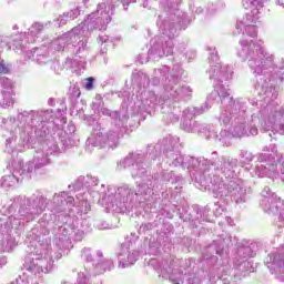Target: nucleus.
Listing matches in <instances>:
<instances>
[{
    "label": "nucleus",
    "mask_w": 284,
    "mask_h": 284,
    "mask_svg": "<svg viewBox=\"0 0 284 284\" xmlns=\"http://www.w3.org/2000/svg\"><path fill=\"white\" fill-rule=\"evenodd\" d=\"M0 44H2V48L6 47L7 50H13L14 52H23L24 50L23 42L14 41L13 44H10V42H6V38L1 36H0Z\"/></svg>",
    "instance_id": "29"
},
{
    "label": "nucleus",
    "mask_w": 284,
    "mask_h": 284,
    "mask_svg": "<svg viewBox=\"0 0 284 284\" xmlns=\"http://www.w3.org/2000/svg\"><path fill=\"white\" fill-rule=\"evenodd\" d=\"M242 6L246 12L245 18L237 21L236 32L234 34H241L245 26H251V23H256L258 21V12L263 8L261 0H242Z\"/></svg>",
    "instance_id": "16"
},
{
    "label": "nucleus",
    "mask_w": 284,
    "mask_h": 284,
    "mask_svg": "<svg viewBox=\"0 0 284 284\" xmlns=\"http://www.w3.org/2000/svg\"><path fill=\"white\" fill-rule=\"evenodd\" d=\"M161 152L170 168H183L196 172L195 187L213 193L215 199L235 203H245L252 189L245 181L236 179L239 159L230 155H219L213 151L209 158L183 155L179 145V138L168 135L156 144H149L145 153L136 151L120 161L121 170H130L132 179H141L136 189L124 184L122 186H108L102 200L108 212L125 214L134 207H156V196L165 183L172 181L174 173L162 171L154 175L148 174L149 165H161Z\"/></svg>",
    "instance_id": "1"
},
{
    "label": "nucleus",
    "mask_w": 284,
    "mask_h": 284,
    "mask_svg": "<svg viewBox=\"0 0 284 284\" xmlns=\"http://www.w3.org/2000/svg\"><path fill=\"white\" fill-rule=\"evenodd\" d=\"M45 28H48V23L36 22L29 28L28 34H30V37H37V34H41Z\"/></svg>",
    "instance_id": "30"
},
{
    "label": "nucleus",
    "mask_w": 284,
    "mask_h": 284,
    "mask_svg": "<svg viewBox=\"0 0 284 284\" xmlns=\"http://www.w3.org/2000/svg\"><path fill=\"white\" fill-rule=\"evenodd\" d=\"M195 12H196L197 14H201V12H203V9H202V8H197Z\"/></svg>",
    "instance_id": "48"
},
{
    "label": "nucleus",
    "mask_w": 284,
    "mask_h": 284,
    "mask_svg": "<svg viewBox=\"0 0 284 284\" xmlns=\"http://www.w3.org/2000/svg\"><path fill=\"white\" fill-rule=\"evenodd\" d=\"M210 209L204 207L201 209L199 205L192 206L190 211H184V213H180V219H183L184 221H192L194 225L196 223H202L203 221H210Z\"/></svg>",
    "instance_id": "23"
},
{
    "label": "nucleus",
    "mask_w": 284,
    "mask_h": 284,
    "mask_svg": "<svg viewBox=\"0 0 284 284\" xmlns=\"http://www.w3.org/2000/svg\"><path fill=\"white\" fill-rule=\"evenodd\" d=\"M260 205L262 210L266 214H271L272 216H276L280 214L276 222V227L281 233L284 227V202L276 195V193L272 192L270 186H264L261 192Z\"/></svg>",
    "instance_id": "13"
},
{
    "label": "nucleus",
    "mask_w": 284,
    "mask_h": 284,
    "mask_svg": "<svg viewBox=\"0 0 284 284\" xmlns=\"http://www.w3.org/2000/svg\"><path fill=\"white\" fill-rule=\"evenodd\" d=\"M114 267L112 260L102 258L95 264V274H104Z\"/></svg>",
    "instance_id": "27"
},
{
    "label": "nucleus",
    "mask_w": 284,
    "mask_h": 284,
    "mask_svg": "<svg viewBox=\"0 0 284 284\" xmlns=\"http://www.w3.org/2000/svg\"><path fill=\"white\" fill-rule=\"evenodd\" d=\"M48 199L43 193L36 191L31 196L18 195L8 205V213H18L11 216L0 217V267L8 265V257L3 252H12L17 245V237L23 232V225L34 221L39 214L45 212Z\"/></svg>",
    "instance_id": "6"
},
{
    "label": "nucleus",
    "mask_w": 284,
    "mask_h": 284,
    "mask_svg": "<svg viewBox=\"0 0 284 284\" xmlns=\"http://www.w3.org/2000/svg\"><path fill=\"white\" fill-rule=\"evenodd\" d=\"M172 183H176V185H183V176L176 175L172 179Z\"/></svg>",
    "instance_id": "40"
},
{
    "label": "nucleus",
    "mask_w": 284,
    "mask_h": 284,
    "mask_svg": "<svg viewBox=\"0 0 284 284\" xmlns=\"http://www.w3.org/2000/svg\"><path fill=\"white\" fill-rule=\"evenodd\" d=\"M48 103H49V105H54V99H52V98H50L49 100H48Z\"/></svg>",
    "instance_id": "42"
},
{
    "label": "nucleus",
    "mask_w": 284,
    "mask_h": 284,
    "mask_svg": "<svg viewBox=\"0 0 284 284\" xmlns=\"http://www.w3.org/2000/svg\"><path fill=\"white\" fill-rule=\"evenodd\" d=\"M14 91H1L0 94V106L1 108H10V105H14V99L12 98Z\"/></svg>",
    "instance_id": "28"
},
{
    "label": "nucleus",
    "mask_w": 284,
    "mask_h": 284,
    "mask_svg": "<svg viewBox=\"0 0 284 284\" xmlns=\"http://www.w3.org/2000/svg\"><path fill=\"white\" fill-rule=\"evenodd\" d=\"M74 94H77V97H80L81 92L78 89H73Z\"/></svg>",
    "instance_id": "46"
},
{
    "label": "nucleus",
    "mask_w": 284,
    "mask_h": 284,
    "mask_svg": "<svg viewBox=\"0 0 284 284\" xmlns=\"http://www.w3.org/2000/svg\"><path fill=\"white\" fill-rule=\"evenodd\" d=\"M155 270L162 278H169L172 284H201V280L196 277L192 268V260H185L180 267H172L164 262L162 266H155Z\"/></svg>",
    "instance_id": "12"
},
{
    "label": "nucleus",
    "mask_w": 284,
    "mask_h": 284,
    "mask_svg": "<svg viewBox=\"0 0 284 284\" xmlns=\"http://www.w3.org/2000/svg\"><path fill=\"white\" fill-rule=\"evenodd\" d=\"M181 74H183L181 64H175L172 70H170L169 65L154 69L151 83L152 85H162L164 90V93L159 97L154 91L145 89L150 87V77L145 73H141L140 85H143L144 90L136 95L134 105L138 112L140 114H143V112L152 114V112H156L159 105L163 106L164 103H170V100H168L169 97H171L173 101H183V99L192 97V88H190V85L180 84Z\"/></svg>",
    "instance_id": "5"
},
{
    "label": "nucleus",
    "mask_w": 284,
    "mask_h": 284,
    "mask_svg": "<svg viewBox=\"0 0 284 284\" xmlns=\"http://www.w3.org/2000/svg\"><path fill=\"white\" fill-rule=\"evenodd\" d=\"M140 3L142 8H151L150 0H118V6L121 3L123 10H128L130 3ZM162 6H168L166 10L159 14L156 21L158 28L162 36L151 39L146 60H141V63L148 61H159L163 57L174 54V39L179 36V30H185L190 26L187 13L179 9L176 0H162Z\"/></svg>",
    "instance_id": "7"
},
{
    "label": "nucleus",
    "mask_w": 284,
    "mask_h": 284,
    "mask_svg": "<svg viewBox=\"0 0 284 284\" xmlns=\"http://www.w3.org/2000/svg\"><path fill=\"white\" fill-rule=\"evenodd\" d=\"M81 258H83V261H87V263H92V250L84 247L81 252Z\"/></svg>",
    "instance_id": "34"
},
{
    "label": "nucleus",
    "mask_w": 284,
    "mask_h": 284,
    "mask_svg": "<svg viewBox=\"0 0 284 284\" xmlns=\"http://www.w3.org/2000/svg\"><path fill=\"white\" fill-rule=\"evenodd\" d=\"M116 7H119L118 0H102L98 3L97 10L88 16L87 20L53 40L50 44L51 50L61 52L68 45L74 57L85 60L90 50L88 37H90L92 30H105V26L112 21L111 14H114Z\"/></svg>",
    "instance_id": "8"
},
{
    "label": "nucleus",
    "mask_w": 284,
    "mask_h": 284,
    "mask_svg": "<svg viewBox=\"0 0 284 284\" xmlns=\"http://www.w3.org/2000/svg\"><path fill=\"white\" fill-rule=\"evenodd\" d=\"M93 108H97V103H93Z\"/></svg>",
    "instance_id": "50"
},
{
    "label": "nucleus",
    "mask_w": 284,
    "mask_h": 284,
    "mask_svg": "<svg viewBox=\"0 0 284 284\" xmlns=\"http://www.w3.org/2000/svg\"><path fill=\"white\" fill-rule=\"evenodd\" d=\"M72 128V130L74 131V126H71Z\"/></svg>",
    "instance_id": "51"
},
{
    "label": "nucleus",
    "mask_w": 284,
    "mask_h": 284,
    "mask_svg": "<svg viewBox=\"0 0 284 284\" xmlns=\"http://www.w3.org/2000/svg\"><path fill=\"white\" fill-rule=\"evenodd\" d=\"M8 72H10V69L6 65V62L0 61V74H8Z\"/></svg>",
    "instance_id": "37"
},
{
    "label": "nucleus",
    "mask_w": 284,
    "mask_h": 284,
    "mask_svg": "<svg viewBox=\"0 0 284 284\" xmlns=\"http://www.w3.org/2000/svg\"><path fill=\"white\" fill-rule=\"evenodd\" d=\"M81 68H83L85 65V60L81 61Z\"/></svg>",
    "instance_id": "49"
},
{
    "label": "nucleus",
    "mask_w": 284,
    "mask_h": 284,
    "mask_svg": "<svg viewBox=\"0 0 284 284\" xmlns=\"http://www.w3.org/2000/svg\"><path fill=\"white\" fill-rule=\"evenodd\" d=\"M65 106L62 105L61 109H58V113L55 114L57 119H63V115L65 114Z\"/></svg>",
    "instance_id": "39"
},
{
    "label": "nucleus",
    "mask_w": 284,
    "mask_h": 284,
    "mask_svg": "<svg viewBox=\"0 0 284 284\" xmlns=\"http://www.w3.org/2000/svg\"><path fill=\"white\" fill-rule=\"evenodd\" d=\"M79 14H81V10H79V8L64 12L54 20L55 26H58V28H61V26H65L67 23H69V21H74V19H77Z\"/></svg>",
    "instance_id": "26"
},
{
    "label": "nucleus",
    "mask_w": 284,
    "mask_h": 284,
    "mask_svg": "<svg viewBox=\"0 0 284 284\" xmlns=\"http://www.w3.org/2000/svg\"><path fill=\"white\" fill-rule=\"evenodd\" d=\"M260 250H263V242H246L239 246L234 260V280L232 281H241L254 272V262L250 258H254Z\"/></svg>",
    "instance_id": "11"
},
{
    "label": "nucleus",
    "mask_w": 284,
    "mask_h": 284,
    "mask_svg": "<svg viewBox=\"0 0 284 284\" xmlns=\"http://www.w3.org/2000/svg\"><path fill=\"white\" fill-rule=\"evenodd\" d=\"M49 163L50 158H48V153H38L24 168H16L12 173L3 175L0 179V187L8 191L14 187L20 181H23V179H32V176L39 174V170L45 168Z\"/></svg>",
    "instance_id": "10"
},
{
    "label": "nucleus",
    "mask_w": 284,
    "mask_h": 284,
    "mask_svg": "<svg viewBox=\"0 0 284 284\" xmlns=\"http://www.w3.org/2000/svg\"><path fill=\"white\" fill-rule=\"evenodd\" d=\"M32 59L38 63V65H45L52 61V57H50V52L48 48H37L32 51Z\"/></svg>",
    "instance_id": "25"
},
{
    "label": "nucleus",
    "mask_w": 284,
    "mask_h": 284,
    "mask_svg": "<svg viewBox=\"0 0 284 284\" xmlns=\"http://www.w3.org/2000/svg\"><path fill=\"white\" fill-rule=\"evenodd\" d=\"M265 263L271 274H275L276 278L284 283V244L271 252L266 256Z\"/></svg>",
    "instance_id": "17"
},
{
    "label": "nucleus",
    "mask_w": 284,
    "mask_h": 284,
    "mask_svg": "<svg viewBox=\"0 0 284 284\" xmlns=\"http://www.w3.org/2000/svg\"><path fill=\"white\" fill-rule=\"evenodd\" d=\"M59 142L49 141L47 146L50 149V154H57V152H65L68 148L77 145V142L68 134V132L58 131Z\"/></svg>",
    "instance_id": "22"
},
{
    "label": "nucleus",
    "mask_w": 284,
    "mask_h": 284,
    "mask_svg": "<svg viewBox=\"0 0 284 284\" xmlns=\"http://www.w3.org/2000/svg\"><path fill=\"white\" fill-rule=\"evenodd\" d=\"M162 203L164 205H168L170 203V193L168 192H162Z\"/></svg>",
    "instance_id": "38"
},
{
    "label": "nucleus",
    "mask_w": 284,
    "mask_h": 284,
    "mask_svg": "<svg viewBox=\"0 0 284 284\" xmlns=\"http://www.w3.org/2000/svg\"><path fill=\"white\" fill-rule=\"evenodd\" d=\"M205 106H189L183 111V121L180 124L184 132H197L201 128V123L194 120V116H199V114H203L205 112Z\"/></svg>",
    "instance_id": "18"
},
{
    "label": "nucleus",
    "mask_w": 284,
    "mask_h": 284,
    "mask_svg": "<svg viewBox=\"0 0 284 284\" xmlns=\"http://www.w3.org/2000/svg\"><path fill=\"white\" fill-rule=\"evenodd\" d=\"M97 256H98L99 258H103V252L98 251V252H97Z\"/></svg>",
    "instance_id": "43"
},
{
    "label": "nucleus",
    "mask_w": 284,
    "mask_h": 284,
    "mask_svg": "<svg viewBox=\"0 0 284 284\" xmlns=\"http://www.w3.org/2000/svg\"><path fill=\"white\" fill-rule=\"evenodd\" d=\"M74 196L63 191L55 193L52 200V207L39 220V227H34L27 235L33 250L24 258L23 267L33 276L50 274L54 267L52 258V247L50 246V229H52L53 243L58 250H69L72 241H83L85 232L72 225V207H74Z\"/></svg>",
    "instance_id": "3"
},
{
    "label": "nucleus",
    "mask_w": 284,
    "mask_h": 284,
    "mask_svg": "<svg viewBox=\"0 0 284 284\" xmlns=\"http://www.w3.org/2000/svg\"><path fill=\"white\" fill-rule=\"evenodd\" d=\"M209 52L210 69L206 71L209 79L213 81L215 90L207 97V102L220 97L222 108L219 115V122L222 125H230V131L222 130L220 133L213 124H200L197 134L205 136L209 141H219L222 145H227L230 139H243V136H256L260 123L264 132H272L284 136V105H280L276 100L265 101L258 105V100L248 99V103L253 106L247 108L245 98L231 97L232 90L230 81L234 75V70L227 64L221 63L219 51L214 47H206Z\"/></svg>",
    "instance_id": "2"
},
{
    "label": "nucleus",
    "mask_w": 284,
    "mask_h": 284,
    "mask_svg": "<svg viewBox=\"0 0 284 284\" xmlns=\"http://www.w3.org/2000/svg\"><path fill=\"white\" fill-rule=\"evenodd\" d=\"M239 156L242 163H252L254 161V154L247 150H240Z\"/></svg>",
    "instance_id": "32"
},
{
    "label": "nucleus",
    "mask_w": 284,
    "mask_h": 284,
    "mask_svg": "<svg viewBox=\"0 0 284 284\" xmlns=\"http://www.w3.org/2000/svg\"><path fill=\"white\" fill-rule=\"evenodd\" d=\"M242 39L240 40L241 49L237 57L243 61H247L248 68L255 74V90L260 97H264V101H276L278 91L274 87L277 79L280 83L284 81V60L281 64L274 61V54L265 51L261 43L247 39H254L258 34L256 26L246 24L242 28Z\"/></svg>",
    "instance_id": "4"
},
{
    "label": "nucleus",
    "mask_w": 284,
    "mask_h": 284,
    "mask_svg": "<svg viewBox=\"0 0 284 284\" xmlns=\"http://www.w3.org/2000/svg\"><path fill=\"white\" fill-rule=\"evenodd\" d=\"M18 128L6 140L8 154L14 152L17 141L18 145L34 148L41 141H50V136L54 132V111L52 109L23 111L18 114Z\"/></svg>",
    "instance_id": "9"
},
{
    "label": "nucleus",
    "mask_w": 284,
    "mask_h": 284,
    "mask_svg": "<svg viewBox=\"0 0 284 284\" xmlns=\"http://www.w3.org/2000/svg\"><path fill=\"white\" fill-rule=\"evenodd\" d=\"M0 83L2 85L1 92H14L13 87H12V80L8 78H1Z\"/></svg>",
    "instance_id": "33"
},
{
    "label": "nucleus",
    "mask_w": 284,
    "mask_h": 284,
    "mask_svg": "<svg viewBox=\"0 0 284 284\" xmlns=\"http://www.w3.org/2000/svg\"><path fill=\"white\" fill-rule=\"evenodd\" d=\"M138 237L134 239H126V243H123L121 245L120 252L118 253V260H119V267L121 270H125V267H130L139 261V251H130V244L128 243H134Z\"/></svg>",
    "instance_id": "19"
},
{
    "label": "nucleus",
    "mask_w": 284,
    "mask_h": 284,
    "mask_svg": "<svg viewBox=\"0 0 284 284\" xmlns=\"http://www.w3.org/2000/svg\"><path fill=\"white\" fill-rule=\"evenodd\" d=\"M277 4L282 6V8H284V0H277Z\"/></svg>",
    "instance_id": "45"
},
{
    "label": "nucleus",
    "mask_w": 284,
    "mask_h": 284,
    "mask_svg": "<svg viewBox=\"0 0 284 284\" xmlns=\"http://www.w3.org/2000/svg\"><path fill=\"white\" fill-rule=\"evenodd\" d=\"M156 263H159V261H156V260H151L150 261V265H156Z\"/></svg>",
    "instance_id": "47"
},
{
    "label": "nucleus",
    "mask_w": 284,
    "mask_h": 284,
    "mask_svg": "<svg viewBox=\"0 0 284 284\" xmlns=\"http://www.w3.org/2000/svg\"><path fill=\"white\" fill-rule=\"evenodd\" d=\"M154 225L152 223H144L139 229V234H145L146 232H150Z\"/></svg>",
    "instance_id": "35"
},
{
    "label": "nucleus",
    "mask_w": 284,
    "mask_h": 284,
    "mask_svg": "<svg viewBox=\"0 0 284 284\" xmlns=\"http://www.w3.org/2000/svg\"><path fill=\"white\" fill-rule=\"evenodd\" d=\"M84 88H85V90H93V88H94V78L93 77H90L85 80Z\"/></svg>",
    "instance_id": "36"
},
{
    "label": "nucleus",
    "mask_w": 284,
    "mask_h": 284,
    "mask_svg": "<svg viewBox=\"0 0 284 284\" xmlns=\"http://www.w3.org/2000/svg\"><path fill=\"white\" fill-rule=\"evenodd\" d=\"M123 132L125 131L121 129H110L109 131H105L101 124H98L87 140L88 150H90V148L114 149L119 145V139L123 136Z\"/></svg>",
    "instance_id": "14"
},
{
    "label": "nucleus",
    "mask_w": 284,
    "mask_h": 284,
    "mask_svg": "<svg viewBox=\"0 0 284 284\" xmlns=\"http://www.w3.org/2000/svg\"><path fill=\"white\" fill-rule=\"evenodd\" d=\"M168 103H163L161 113L163 114V121L165 123H179L181 119V108L176 105L181 100H174L171 97L168 98Z\"/></svg>",
    "instance_id": "21"
},
{
    "label": "nucleus",
    "mask_w": 284,
    "mask_h": 284,
    "mask_svg": "<svg viewBox=\"0 0 284 284\" xmlns=\"http://www.w3.org/2000/svg\"><path fill=\"white\" fill-rule=\"evenodd\" d=\"M231 239V236L227 237L222 234L219 239L214 240L211 244L206 246L203 253V257L206 261H210V258L219 261V257L221 258L223 256V250H225V245L230 247Z\"/></svg>",
    "instance_id": "20"
},
{
    "label": "nucleus",
    "mask_w": 284,
    "mask_h": 284,
    "mask_svg": "<svg viewBox=\"0 0 284 284\" xmlns=\"http://www.w3.org/2000/svg\"><path fill=\"white\" fill-rule=\"evenodd\" d=\"M101 114L104 116H110L112 119V125H114L115 130H123L128 128V120L130 116L128 115V111H110L108 108H101Z\"/></svg>",
    "instance_id": "24"
},
{
    "label": "nucleus",
    "mask_w": 284,
    "mask_h": 284,
    "mask_svg": "<svg viewBox=\"0 0 284 284\" xmlns=\"http://www.w3.org/2000/svg\"><path fill=\"white\" fill-rule=\"evenodd\" d=\"M109 40L110 38L108 36H99V41H101V43H108Z\"/></svg>",
    "instance_id": "41"
},
{
    "label": "nucleus",
    "mask_w": 284,
    "mask_h": 284,
    "mask_svg": "<svg viewBox=\"0 0 284 284\" xmlns=\"http://www.w3.org/2000/svg\"><path fill=\"white\" fill-rule=\"evenodd\" d=\"M186 48H187V44H186V43H182V44H179V45H178L179 52L184 53V57H185L186 59H189V61H192V59H194V58L196 57V53L194 52V50H190V51H186V52H185Z\"/></svg>",
    "instance_id": "31"
},
{
    "label": "nucleus",
    "mask_w": 284,
    "mask_h": 284,
    "mask_svg": "<svg viewBox=\"0 0 284 284\" xmlns=\"http://www.w3.org/2000/svg\"><path fill=\"white\" fill-rule=\"evenodd\" d=\"M210 134H212V130L210 131Z\"/></svg>",
    "instance_id": "52"
},
{
    "label": "nucleus",
    "mask_w": 284,
    "mask_h": 284,
    "mask_svg": "<svg viewBox=\"0 0 284 284\" xmlns=\"http://www.w3.org/2000/svg\"><path fill=\"white\" fill-rule=\"evenodd\" d=\"M226 221H227L229 225H234V222H232L231 217H226Z\"/></svg>",
    "instance_id": "44"
},
{
    "label": "nucleus",
    "mask_w": 284,
    "mask_h": 284,
    "mask_svg": "<svg viewBox=\"0 0 284 284\" xmlns=\"http://www.w3.org/2000/svg\"><path fill=\"white\" fill-rule=\"evenodd\" d=\"M99 185V179L92 175H83L78 178L73 185H69V190H74L78 192L75 194L74 207H84V212L90 211V202H88V197L90 196V191L92 187H97Z\"/></svg>",
    "instance_id": "15"
},
{
    "label": "nucleus",
    "mask_w": 284,
    "mask_h": 284,
    "mask_svg": "<svg viewBox=\"0 0 284 284\" xmlns=\"http://www.w3.org/2000/svg\"><path fill=\"white\" fill-rule=\"evenodd\" d=\"M58 258H61V255H60V256H58Z\"/></svg>",
    "instance_id": "53"
}]
</instances>
